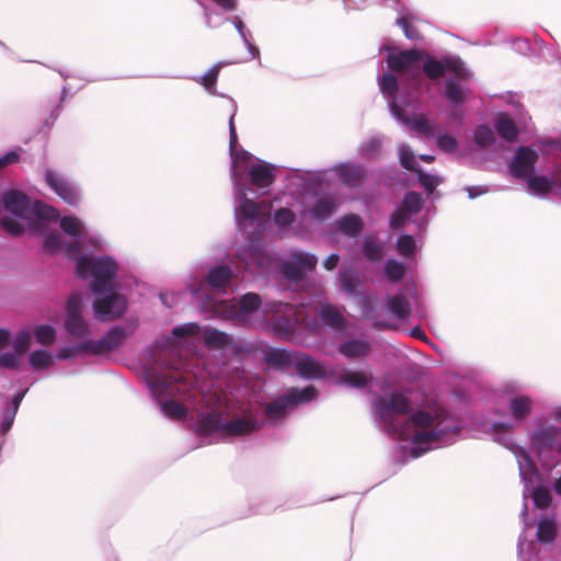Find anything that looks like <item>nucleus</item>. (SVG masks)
I'll return each mask as SVG.
<instances>
[{
  "mask_svg": "<svg viewBox=\"0 0 561 561\" xmlns=\"http://www.w3.org/2000/svg\"><path fill=\"white\" fill-rule=\"evenodd\" d=\"M334 207L335 205L329 201L320 202L314 208H312L311 216L316 219L324 218L333 211Z\"/></svg>",
  "mask_w": 561,
  "mask_h": 561,
  "instance_id": "nucleus-38",
  "label": "nucleus"
},
{
  "mask_svg": "<svg viewBox=\"0 0 561 561\" xmlns=\"http://www.w3.org/2000/svg\"><path fill=\"white\" fill-rule=\"evenodd\" d=\"M340 282H341L342 287L346 291H352L353 290L354 284H353V278H352L351 275H348L347 273H341L340 274Z\"/></svg>",
  "mask_w": 561,
  "mask_h": 561,
  "instance_id": "nucleus-49",
  "label": "nucleus"
},
{
  "mask_svg": "<svg viewBox=\"0 0 561 561\" xmlns=\"http://www.w3.org/2000/svg\"><path fill=\"white\" fill-rule=\"evenodd\" d=\"M10 340V332L0 328V348L8 344Z\"/></svg>",
  "mask_w": 561,
  "mask_h": 561,
  "instance_id": "nucleus-54",
  "label": "nucleus"
},
{
  "mask_svg": "<svg viewBox=\"0 0 561 561\" xmlns=\"http://www.w3.org/2000/svg\"><path fill=\"white\" fill-rule=\"evenodd\" d=\"M434 422L430 415L419 413L404 424L400 435L403 440L411 442V451L414 457L431 449L437 440Z\"/></svg>",
  "mask_w": 561,
  "mask_h": 561,
  "instance_id": "nucleus-4",
  "label": "nucleus"
},
{
  "mask_svg": "<svg viewBox=\"0 0 561 561\" xmlns=\"http://www.w3.org/2000/svg\"><path fill=\"white\" fill-rule=\"evenodd\" d=\"M369 380V377L365 373L348 371L343 377V382L351 387H363Z\"/></svg>",
  "mask_w": 561,
  "mask_h": 561,
  "instance_id": "nucleus-30",
  "label": "nucleus"
},
{
  "mask_svg": "<svg viewBox=\"0 0 561 561\" xmlns=\"http://www.w3.org/2000/svg\"><path fill=\"white\" fill-rule=\"evenodd\" d=\"M404 273V267L401 263L389 261L386 265V275L390 280H399Z\"/></svg>",
  "mask_w": 561,
  "mask_h": 561,
  "instance_id": "nucleus-37",
  "label": "nucleus"
},
{
  "mask_svg": "<svg viewBox=\"0 0 561 561\" xmlns=\"http://www.w3.org/2000/svg\"><path fill=\"white\" fill-rule=\"evenodd\" d=\"M46 181L56 194L65 202L75 204L79 199L78 191L58 174L48 171L46 173Z\"/></svg>",
  "mask_w": 561,
  "mask_h": 561,
  "instance_id": "nucleus-11",
  "label": "nucleus"
},
{
  "mask_svg": "<svg viewBox=\"0 0 561 561\" xmlns=\"http://www.w3.org/2000/svg\"><path fill=\"white\" fill-rule=\"evenodd\" d=\"M399 158L401 164L409 169V170H415V159L413 153L410 151V149L405 146H401L399 149Z\"/></svg>",
  "mask_w": 561,
  "mask_h": 561,
  "instance_id": "nucleus-42",
  "label": "nucleus"
},
{
  "mask_svg": "<svg viewBox=\"0 0 561 561\" xmlns=\"http://www.w3.org/2000/svg\"><path fill=\"white\" fill-rule=\"evenodd\" d=\"M494 140L492 130L486 126H479L474 131V141L480 146L491 145Z\"/></svg>",
  "mask_w": 561,
  "mask_h": 561,
  "instance_id": "nucleus-33",
  "label": "nucleus"
},
{
  "mask_svg": "<svg viewBox=\"0 0 561 561\" xmlns=\"http://www.w3.org/2000/svg\"><path fill=\"white\" fill-rule=\"evenodd\" d=\"M20 400H21V398H16L15 399V401H14V411L18 409Z\"/></svg>",
  "mask_w": 561,
  "mask_h": 561,
  "instance_id": "nucleus-62",
  "label": "nucleus"
},
{
  "mask_svg": "<svg viewBox=\"0 0 561 561\" xmlns=\"http://www.w3.org/2000/svg\"><path fill=\"white\" fill-rule=\"evenodd\" d=\"M380 90L383 94L388 95L389 98H392L398 90V82L397 79L389 73H386L382 76L380 82Z\"/></svg>",
  "mask_w": 561,
  "mask_h": 561,
  "instance_id": "nucleus-32",
  "label": "nucleus"
},
{
  "mask_svg": "<svg viewBox=\"0 0 561 561\" xmlns=\"http://www.w3.org/2000/svg\"><path fill=\"white\" fill-rule=\"evenodd\" d=\"M232 113L229 119L230 153L232 159V175L236 180L243 170L249 169L251 183L257 187H265L272 183L273 168L263 161H255L251 153L244 150H237V131L233 123L236 104H231Z\"/></svg>",
  "mask_w": 561,
  "mask_h": 561,
  "instance_id": "nucleus-3",
  "label": "nucleus"
},
{
  "mask_svg": "<svg viewBox=\"0 0 561 561\" xmlns=\"http://www.w3.org/2000/svg\"><path fill=\"white\" fill-rule=\"evenodd\" d=\"M483 192H484V191L480 190L478 193H473V188H472V187H471V188H468V193H469V196H470V197H474V196H477V195H479V194H482Z\"/></svg>",
  "mask_w": 561,
  "mask_h": 561,
  "instance_id": "nucleus-58",
  "label": "nucleus"
},
{
  "mask_svg": "<svg viewBox=\"0 0 561 561\" xmlns=\"http://www.w3.org/2000/svg\"><path fill=\"white\" fill-rule=\"evenodd\" d=\"M390 311L398 318H403L408 313V305L403 298L393 297L389 301Z\"/></svg>",
  "mask_w": 561,
  "mask_h": 561,
  "instance_id": "nucleus-36",
  "label": "nucleus"
},
{
  "mask_svg": "<svg viewBox=\"0 0 561 561\" xmlns=\"http://www.w3.org/2000/svg\"><path fill=\"white\" fill-rule=\"evenodd\" d=\"M533 499L537 507L545 508L551 502V494L549 490L539 488L534 491Z\"/></svg>",
  "mask_w": 561,
  "mask_h": 561,
  "instance_id": "nucleus-39",
  "label": "nucleus"
},
{
  "mask_svg": "<svg viewBox=\"0 0 561 561\" xmlns=\"http://www.w3.org/2000/svg\"><path fill=\"white\" fill-rule=\"evenodd\" d=\"M322 319L331 325H339L341 322V316L332 307H323L321 311Z\"/></svg>",
  "mask_w": 561,
  "mask_h": 561,
  "instance_id": "nucleus-44",
  "label": "nucleus"
},
{
  "mask_svg": "<svg viewBox=\"0 0 561 561\" xmlns=\"http://www.w3.org/2000/svg\"><path fill=\"white\" fill-rule=\"evenodd\" d=\"M170 382H171V381H164V382H163V385H162V387H163V388H168V387H169V385H170Z\"/></svg>",
  "mask_w": 561,
  "mask_h": 561,
  "instance_id": "nucleus-63",
  "label": "nucleus"
},
{
  "mask_svg": "<svg viewBox=\"0 0 561 561\" xmlns=\"http://www.w3.org/2000/svg\"><path fill=\"white\" fill-rule=\"evenodd\" d=\"M537 159L538 156L535 151L528 148L518 149L515 159L511 164L512 174L516 178H528L531 175Z\"/></svg>",
  "mask_w": 561,
  "mask_h": 561,
  "instance_id": "nucleus-9",
  "label": "nucleus"
},
{
  "mask_svg": "<svg viewBox=\"0 0 561 561\" xmlns=\"http://www.w3.org/2000/svg\"><path fill=\"white\" fill-rule=\"evenodd\" d=\"M517 461L519 466L520 476L525 480H531V477L536 474V469L529 458V456L525 453H519L517 456Z\"/></svg>",
  "mask_w": 561,
  "mask_h": 561,
  "instance_id": "nucleus-25",
  "label": "nucleus"
},
{
  "mask_svg": "<svg viewBox=\"0 0 561 561\" xmlns=\"http://www.w3.org/2000/svg\"><path fill=\"white\" fill-rule=\"evenodd\" d=\"M511 409L515 417H523L530 410V401L527 398L518 397L512 401Z\"/></svg>",
  "mask_w": 561,
  "mask_h": 561,
  "instance_id": "nucleus-31",
  "label": "nucleus"
},
{
  "mask_svg": "<svg viewBox=\"0 0 561 561\" xmlns=\"http://www.w3.org/2000/svg\"><path fill=\"white\" fill-rule=\"evenodd\" d=\"M398 251L402 255H411L415 250L414 240L409 236H402L398 240Z\"/></svg>",
  "mask_w": 561,
  "mask_h": 561,
  "instance_id": "nucleus-43",
  "label": "nucleus"
},
{
  "mask_svg": "<svg viewBox=\"0 0 561 561\" xmlns=\"http://www.w3.org/2000/svg\"><path fill=\"white\" fill-rule=\"evenodd\" d=\"M387 62L390 69L412 76L420 69L433 79L440 77L447 70L454 71L458 77L465 76L463 65L459 60L443 65L420 50L389 49Z\"/></svg>",
  "mask_w": 561,
  "mask_h": 561,
  "instance_id": "nucleus-2",
  "label": "nucleus"
},
{
  "mask_svg": "<svg viewBox=\"0 0 561 561\" xmlns=\"http://www.w3.org/2000/svg\"><path fill=\"white\" fill-rule=\"evenodd\" d=\"M496 129L499 134L506 140H513L516 136V128L512 121L504 114L496 119Z\"/></svg>",
  "mask_w": 561,
  "mask_h": 561,
  "instance_id": "nucleus-22",
  "label": "nucleus"
},
{
  "mask_svg": "<svg viewBox=\"0 0 561 561\" xmlns=\"http://www.w3.org/2000/svg\"><path fill=\"white\" fill-rule=\"evenodd\" d=\"M214 1L217 2L219 5L227 8V9H231L234 4V0H214Z\"/></svg>",
  "mask_w": 561,
  "mask_h": 561,
  "instance_id": "nucleus-55",
  "label": "nucleus"
},
{
  "mask_svg": "<svg viewBox=\"0 0 561 561\" xmlns=\"http://www.w3.org/2000/svg\"><path fill=\"white\" fill-rule=\"evenodd\" d=\"M161 409L167 416L173 420H180L186 414L185 408L174 401L162 403Z\"/></svg>",
  "mask_w": 561,
  "mask_h": 561,
  "instance_id": "nucleus-28",
  "label": "nucleus"
},
{
  "mask_svg": "<svg viewBox=\"0 0 561 561\" xmlns=\"http://www.w3.org/2000/svg\"><path fill=\"white\" fill-rule=\"evenodd\" d=\"M32 342V334L27 330H22L13 339V350L22 355L30 348Z\"/></svg>",
  "mask_w": 561,
  "mask_h": 561,
  "instance_id": "nucleus-26",
  "label": "nucleus"
},
{
  "mask_svg": "<svg viewBox=\"0 0 561 561\" xmlns=\"http://www.w3.org/2000/svg\"><path fill=\"white\" fill-rule=\"evenodd\" d=\"M365 253L368 259L375 260L380 254V248L374 240L367 239L365 241Z\"/></svg>",
  "mask_w": 561,
  "mask_h": 561,
  "instance_id": "nucleus-48",
  "label": "nucleus"
},
{
  "mask_svg": "<svg viewBox=\"0 0 561 561\" xmlns=\"http://www.w3.org/2000/svg\"><path fill=\"white\" fill-rule=\"evenodd\" d=\"M188 367H190V364H184V363L173 366L174 369L184 368L186 370L187 376L192 375V376L196 377V373L188 370Z\"/></svg>",
  "mask_w": 561,
  "mask_h": 561,
  "instance_id": "nucleus-56",
  "label": "nucleus"
},
{
  "mask_svg": "<svg viewBox=\"0 0 561 561\" xmlns=\"http://www.w3.org/2000/svg\"><path fill=\"white\" fill-rule=\"evenodd\" d=\"M339 225L343 232L354 234L360 229V219L355 215H350L342 218Z\"/></svg>",
  "mask_w": 561,
  "mask_h": 561,
  "instance_id": "nucleus-29",
  "label": "nucleus"
},
{
  "mask_svg": "<svg viewBox=\"0 0 561 561\" xmlns=\"http://www.w3.org/2000/svg\"><path fill=\"white\" fill-rule=\"evenodd\" d=\"M368 345L362 341H351L341 346V352L348 357H359L367 353Z\"/></svg>",
  "mask_w": 561,
  "mask_h": 561,
  "instance_id": "nucleus-24",
  "label": "nucleus"
},
{
  "mask_svg": "<svg viewBox=\"0 0 561 561\" xmlns=\"http://www.w3.org/2000/svg\"><path fill=\"white\" fill-rule=\"evenodd\" d=\"M556 524L553 520L543 519L538 525V540L541 542H551L556 537Z\"/></svg>",
  "mask_w": 561,
  "mask_h": 561,
  "instance_id": "nucleus-23",
  "label": "nucleus"
},
{
  "mask_svg": "<svg viewBox=\"0 0 561 561\" xmlns=\"http://www.w3.org/2000/svg\"><path fill=\"white\" fill-rule=\"evenodd\" d=\"M231 276L227 267H218L213 270L208 275V283L211 287L220 289L224 288Z\"/></svg>",
  "mask_w": 561,
  "mask_h": 561,
  "instance_id": "nucleus-20",
  "label": "nucleus"
},
{
  "mask_svg": "<svg viewBox=\"0 0 561 561\" xmlns=\"http://www.w3.org/2000/svg\"><path fill=\"white\" fill-rule=\"evenodd\" d=\"M408 401L402 394H392L382 398L376 404V412L379 417L391 427L392 419L405 412Z\"/></svg>",
  "mask_w": 561,
  "mask_h": 561,
  "instance_id": "nucleus-6",
  "label": "nucleus"
},
{
  "mask_svg": "<svg viewBox=\"0 0 561 561\" xmlns=\"http://www.w3.org/2000/svg\"><path fill=\"white\" fill-rule=\"evenodd\" d=\"M529 193L536 196L547 195L552 191L553 184L550 179L543 175H529L527 181Z\"/></svg>",
  "mask_w": 561,
  "mask_h": 561,
  "instance_id": "nucleus-16",
  "label": "nucleus"
},
{
  "mask_svg": "<svg viewBox=\"0 0 561 561\" xmlns=\"http://www.w3.org/2000/svg\"><path fill=\"white\" fill-rule=\"evenodd\" d=\"M293 220L294 214L289 209L282 208L275 214V222L280 227L291 224Z\"/></svg>",
  "mask_w": 561,
  "mask_h": 561,
  "instance_id": "nucleus-45",
  "label": "nucleus"
},
{
  "mask_svg": "<svg viewBox=\"0 0 561 561\" xmlns=\"http://www.w3.org/2000/svg\"><path fill=\"white\" fill-rule=\"evenodd\" d=\"M22 356L23 355L15 350L12 353L1 354L0 366L4 368H14L20 364Z\"/></svg>",
  "mask_w": 561,
  "mask_h": 561,
  "instance_id": "nucleus-40",
  "label": "nucleus"
},
{
  "mask_svg": "<svg viewBox=\"0 0 561 561\" xmlns=\"http://www.w3.org/2000/svg\"><path fill=\"white\" fill-rule=\"evenodd\" d=\"M422 207V198L416 193H409L404 197L403 201V207L399 210H397L391 219L390 225L393 228H400L405 220V217L408 214H415L417 213Z\"/></svg>",
  "mask_w": 561,
  "mask_h": 561,
  "instance_id": "nucleus-13",
  "label": "nucleus"
},
{
  "mask_svg": "<svg viewBox=\"0 0 561 561\" xmlns=\"http://www.w3.org/2000/svg\"><path fill=\"white\" fill-rule=\"evenodd\" d=\"M412 333L414 336H417V337H421L423 335V333L420 330H413Z\"/></svg>",
  "mask_w": 561,
  "mask_h": 561,
  "instance_id": "nucleus-61",
  "label": "nucleus"
},
{
  "mask_svg": "<svg viewBox=\"0 0 561 561\" xmlns=\"http://www.w3.org/2000/svg\"><path fill=\"white\" fill-rule=\"evenodd\" d=\"M400 24L402 25V27L404 30V34L408 38L414 39L417 37L416 33L409 28L407 19L402 18L400 20Z\"/></svg>",
  "mask_w": 561,
  "mask_h": 561,
  "instance_id": "nucleus-52",
  "label": "nucleus"
},
{
  "mask_svg": "<svg viewBox=\"0 0 561 561\" xmlns=\"http://www.w3.org/2000/svg\"><path fill=\"white\" fill-rule=\"evenodd\" d=\"M36 342L42 345H49L56 339V330L50 324H39L33 330Z\"/></svg>",
  "mask_w": 561,
  "mask_h": 561,
  "instance_id": "nucleus-19",
  "label": "nucleus"
},
{
  "mask_svg": "<svg viewBox=\"0 0 561 561\" xmlns=\"http://www.w3.org/2000/svg\"><path fill=\"white\" fill-rule=\"evenodd\" d=\"M220 67L221 65H216L202 78V82L206 89L210 90L214 87Z\"/></svg>",
  "mask_w": 561,
  "mask_h": 561,
  "instance_id": "nucleus-47",
  "label": "nucleus"
},
{
  "mask_svg": "<svg viewBox=\"0 0 561 561\" xmlns=\"http://www.w3.org/2000/svg\"><path fill=\"white\" fill-rule=\"evenodd\" d=\"M403 427H404V426H402L399 431H398V428H394V432H398V434H400ZM399 437H400L401 439H403V438L401 437V435H399Z\"/></svg>",
  "mask_w": 561,
  "mask_h": 561,
  "instance_id": "nucleus-64",
  "label": "nucleus"
},
{
  "mask_svg": "<svg viewBox=\"0 0 561 561\" xmlns=\"http://www.w3.org/2000/svg\"><path fill=\"white\" fill-rule=\"evenodd\" d=\"M420 183L421 185L428 191L430 193L435 190L442 183V179L437 175L420 173Z\"/></svg>",
  "mask_w": 561,
  "mask_h": 561,
  "instance_id": "nucleus-41",
  "label": "nucleus"
},
{
  "mask_svg": "<svg viewBox=\"0 0 561 561\" xmlns=\"http://www.w3.org/2000/svg\"><path fill=\"white\" fill-rule=\"evenodd\" d=\"M437 145L442 150L447 152H453L457 147L455 138L448 135L439 136L437 139Z\"/></svg>",
  "mask_w": 561,
  "mask_h": 561,
  "instance_id": "nucleus-46",
  "label": "nucleus"
},
{
  "mask_svg": "<svg viewBox=\"0 0 561 561\" xmlns=\"http://www.w3.org/2000/svg\"><path fill=\"white\" fill-rule=\"evenodd\" d=\"M242 260L248 268H252L254 265L263 266L265 256L260 251L249 250L242 255Z\"/></svg>",
  "mask_w": 561,
  "mask_h": 561,
  "instance_id": "nucleus-35",
  "label": "nucleus"
},
{
  "mask_svg": "<svg viewBox=\"0 0 561 561\" xmlns=\"http://www.w3.org/2000/svg\"><path fill=\"white\" fill-rule=\"evenodd\" d=\"M4 209L14 219L2 218L1 226L12 234H19L28 229L43 237V247L49 253H65L77 261V272L80 277H91L93 290L99 295L94 302L95 316L101 320H113L126 310V300L112 291V277L116 272V263L108 257L91 259L79 255V242L66 244L58 234L49 233L51 222L58 218V210L53 206L35 203L33 206L23 193L9 191L2 195Z\"/></svg>",
  "mask_w": 561,
  "mask_h": 561,
  "instance_id": "nucleus-1",
  "label": "nucleus"
},
{
  "mask_svg": "<svg viewBox=\"0 0 561 561\" xmlns=\"http://www.w3.org/2000/svg\"><path fill=\"white\" fill-rule=\"evenodd\" d=\"M28 360L32 368L41 370L53 364V356L47 351H35L30 354Z\"/></svg>",
  "mask_w": 561,
  "mask_h": 561,
  "instance_id": "nucleus-21",
  "label": "nucleus"
},
{
  "mask_svg": "<svg viewBox=\"0 0 561 561\" xmlns=\"http://www.w3.org/2000/svg\"><path fill=\"white\" fill-rule=\"evenodd\" d=\"M337 262H339V257L337 255L335 254H332L330 255L323 263L324 267L327 270H333L336 265H337Z\"/></svg>",
  "mask_w": 561,
  "mask_h": 561,
  "instance_id": "nucleus-53",
  "label": "nucleus"
},
{
  "mask_svg": "<svg viewBox=\"0 0 561 561\" xmlns=\"http://www.w3.org/2000/svg\"><path fill=\"white\" fill-rule=\"evenodd\" d=\"M253 430H255V424L250 420H234L230 424H225L217 412L202 420L199 424V431L205 434L222 432L227 435H242Z\"/></svg>",
  "mask_w": 561,
  "mask_h": 561,
  "instance_id": "nucleus-5",
  "label": "nucleus"
},
{
  "mask_svg": "<svg viewBox=\"0 0 561 561\" xmlns=\"http://www.w3.org/2000/svg\"><path fill=\"white\" fill-rule=\"evenodd\" d=\"M293 263L299 272H302L313 268L317 264V257L308 253H297L293 256Z\"/></svg>",
  "mask_w": 561,
  "mask_h": 561,
  "instance_id": "nucleus-27",
  "label": "nucleus"
},
{
  "mask_svg": "<svg viewBox=\"0 0 561 561\" xmlns=\"http://www.w3.org/2000/svg\"><path fill=\"white\" fill-rule=\"evenodd\" d=\"M554 488H556V491H557L559 494H561V479L557 481V483H556Z\"/></svg>",
  "mask_w": 561,
  "mask_h": 561,
  "instance_id": "nucleus-59",
  "label": "nucleus"
},
{
  "mask_svg": "<svg viewBox=\"0 0 561 561\" xmlns=\"http://www.w3.org/2000/svg\"><path fill=\"white\" fill-rule=\"evenodd\" d=\"M82 298L78 295L71 296L66 305L67 318L66 330L73 335H81L85 331V323L81 317Z\"/></svg>",
  "mask_w": 561,
  "mask_h": 561,
  "instance_id": "nucleus-7",
  "label": "nucleus"
},
{
  "mask_svg": "<svg viewBox=\"0 0 561 561\" xmlns=\"http://www.w3.org/2000/svg\"><path fill=\"white\" fill-rule=\"evenodd\" d=\"M61 230L73 239H78L84 233L82 221L75 216H65L60 219Z\"/></svg>",
  "mask_w": 561,
  "mask_h": 561,
  "instance_id": "nucleus-17",
  "label": "nucleus"
},
{
  "mask_svg": "<svg viewBox=\"0 0 561 561\" xmlns=\"http://www.w3.org/2000/svg\"><path fill=\"white\" fill-rule=\"evenodd\" d=\"M390 110L393 116L403 122L411 130L428 134L432 133L430 123L424 115H413L411 117H407L403 114V110L396 101L390 102Z\"/></svg>",
  "mask_w": 561,
  "mask_h": 561,
  "instance_id": "nucleus-12",
  "label": "nucleus"
},
{
  "mask_svg": "<svg viewBox=\"0 0 561 561\" xmlns=\"http://www.w3.org/2000/svg\"><path fill=\"white\" fill-rule=\"evenodd\" d=\"M239 198V206L236 210L237 220L240 222L242 219H255L260 216L270 214V207L265 205H256L245 197V192L239 190L237 192Z\"/></svg>",
  "mask_w": 561,
  "mask_h": 561,
  "instance_id": "nucleus-10",
  "label": "nucleus"
},
{
  "mask_svg": "<svg viewBox=\"0 0 561 561\" xmlns=\"http://www.w3.org/2000/svg\"><path fill=\"white\" fill-rule=\"evenodd\" d=\"M446 98L453 104H459L465 100V91L454 82H447Z\"/></svg>",
  "mask_w": 561,
  "mask_h": 561,
  "instance_id": "nucleus-34",
  "label": "nucleus"
},
{
  "mask_svg": "<svg viewBox=\"0 0 561 561\" xmlns=\"http://www.w3.org/2000/svg\"><path fill=\"white\" fill-rule=\"evenodd\" d=\"M226 340V336L219 332H209L207 334V341L209 343H224Z\"/></svg>",
  "mask_w": 561,
  "mask_h": 561,
  "instance_id": "nucleus-50",
  "label": "nucleus"
},
{
  "mask_svg": "<svg viewBox=\"0 0 561 561\" xmlns=\"http://www.w3.org/2000/svg\"><path fill=\"white\" fill-rule=\"evenodd\" d=\"M196 333L197 328L195 324L188 323L178 327L172 332L170 346L174 352H182V347L184 345H190Z\"/></svg>",
  "mask_w": 561,
  "mask_h": 561,
  "instance_id": "nucleus-14",
  "label": "nucleus"
},
{
  "mask_svg": "<svg viewBox=\"0 0 561 561\" xmlns=\"http://www.w3.org/2000/svg\"><path fill=\"white\" fill-rule=\"evenodd\" d=\"M259 296L254 294H248L243 296L239 301L238 309L229 311L226 316L244 320L252 311L259 307Z\"/></svg>",
  "mask_w": 561,
  "mask_h": 561,
  "instance_id": "nucleus-15",
  "label": "nucleus"
},
{
  "mask_svg": "<svg viewBox=\"0 0 561 561\" xmlns=\"http://www.w3.org/2000/svg\"><path fill=\"white\" fill-rule=\"evenodd\" d=\"M421 159L425 162H432L434 158L432 156H421Z\"/></svg>",
  "mask_w": 561,
  "mask_h": 561,
  "instance_id": "nucleus-60",
  "label": "nucleus"
},
{
  "mask_svg": "<svg viewBox=\"0 0 561 561\" xmlns=\"http://www.w3.org/2000/svg\"><path fill=\"white\" fill-rule=\"evenodd\" d=\"M236 26H237L239 33L241 34V36L245 38V35L243 33V25H242V23L238 22Z\"/></svg>",
  "mask_w": 561,
  "mask_h": 561,
  "instance_id": "nucleus-57",
  "label": "nucleus"
},
{
  "mask_svg": "<svg viewBox=\"0 0 561 561\" xmlns=\"http://www.w3.org/2000/svg\"><path fill=\"white\" fill-rule=\"evenodd\" d=\"M296 365L301 375L308 378L319 377L322 368L310 357L300 356L297 358Z\"/></svg>",
  "mask_w": 561,
  "mask_h": 561,
  "instance_id": "nucleus-18",
  "label": "nucleus"
},
{
  "mask_svg": "<svg viewBox=\"0 0 561 561\" xmlns=\"http://www.w3.org/2000/svg\"><path fill=\"white\" fill-rule=\"evenodd\" d=\"M16 160L18 154L15 152H9L0 159V168L5 167L12 162H15Z\"/></svg>",
  "mask_w": 561,
  "mask_h": 561,
  "instance_id": "nucleus-51",
  "label": "nucleus"
},
{
  "mask_svg": "<svg viewBox=\"0 0 561 561\" xmlns=\"http://www.w3.org/2000/svg\"><path fill=\"white\" fill-rule=\"evenodd\" d=\"M314 397V390L312 388H304L300 390H293L286 397L273 401L267 407V414L271 417H276L287 409L290 404L301 403L311 400Z\"/></svg>",
  "mask_w": 561,
  "mask_h": 561,
  "instance_id": "nucleus-8",
  "label": "nucleus"
}]
</instances>
